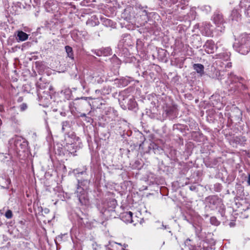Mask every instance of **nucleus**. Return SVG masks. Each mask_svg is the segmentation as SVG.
<instances>
[{
	"instance_id": "f3484780",
	"label": "nucleus",
	"mask_w": 250,
	"mask_h": 250,
	"mask_svg": "<svg viewBox=\"0 0 250 250\" xmlns=\"http://www.w3.org/2000/svg\"><path fill=\"white\" fill-rule=\"evenodd\" d=\"M230 54L229 52H224L218 55V57L225 61H228L229 58Z\"/></svg>"
},
{
	"instance_id": "f257e3e1",
	"label": "nucleus",
	"mask_w": 250,
	"mask_h": 250,
	"mask_svg": "<svg viewBox=\"0 0 250 250\" xmlns=\"http://www.w3.org/2000/svg\"><path fill=\"white\" fill-rule=\"evenodd\" d=\"M233 47L241 54H248L250 51V34H241L239 37L238 42H235Z\"/></svg>"
},
{
	"instance_id": "473e14b6",
	"label": "nucleus",
	"mask_w": 250,
	"mask_h": 250,
	"mask_svg": "<svg viewBox=\"0 0 250 250\" xmlns=\"http://www.w3.org/2000/svg\"><path fill=\"white\" fill-rule=\"evenodd\" d=\"M22 98L21 97H20L18 99V101L19 102H21L22 101Z\"/></svg>"
},
{
	"instance_id": "4be33fe9",
	"label": "nucleus",
	"mask_w": 250,
	"mask_h": 250,
	"mask_svg": "<svg viewBox=\"0 0 250 250\" xmlns=\"http://www.w3.org/2000/svg\"><path fill=\"white\" fill-rule=\"evenodd\" d=\"M210 222L212 224L214 225L215 226H217L218 225H219L218 222L216 220V218L214 217H211L210 218Z\"/></svg>"
},
{
	"instance_id": "aec40b11",
	"label": "nucleus",
	"mask_w": 250,
	"mask_h": 250,
	"mask_svg": "<svg viewBox=\"0 0 250 250\" xmlns=\"http://www.w3.org/2000/svg\"><path fill=\"white\" fill-rule=\"evenodd\" d=\"M5 217L8 219H10L12 217L13 214L12 212L10 210H8L5 214Z\"/></svg>"
},
{
	"instance_id": "423d86ee",
	"label": "nucleus",
	"mask_w": 250,
	"mask_h": 250,
	"mask_svg": "<svg viewBox=\"0 0 250 250\" xmlns=\"http://www.w3.org/2000/svg\"><path fill=\"white\" fill-rule=\"evenodd\" d=\"M211 27L212 26L210 23L207 22L203 23L201 27V30L202 34L207 36H211L212 33Z\"/></svg>"
},
{
	"instance_id": "bb28decb",
	"label": "nucleus",
	"mask_w": 250,
	"mask_h": 250,
	"mask_svg": "<svg viewBox=\"0 0 250 250\" xmlns=\"http://www.w3.org/2000/svg\"><path fill=\"white\" fill-rule=\"evenodd\" d=\"M169 0L173 4H175L178 1V0Z\"/></svg>"
},
{
	"instance_id": "ddd939ff",
	"label": "nucleus",
	"mask_w": 250,
	"mask_h": 250,
	"mask_svg": "<svg viewBox=\"0 0 250 250\" xmlns=\"http://www.w3.org/2000/svg\"><path fill=\"white\" fill-rule=\"evenodd\" d=\"M230 18L232 21H238L240 19L241 15L237 10L234 9L231 12Z\"/></svg>"
},
{
	"instance_id": "37998d69",
	"label": "nucleus",
	"mask_w": 250,
	"mask_h": 250,
	"mask_svg": "<svg viewBox=\"0 0 250 250\" xmlns=\"http://www.w3.org/2000/svg\"><path fill=\"white\" fill-rule=\"evenodd\" d=\"M112 243L109 244V245H111V246H113V245H111Z\"/></svg>"
},
{
	"instance_id": "7ed1b4c3",
	"label": "nucleus",
	"mask_w": 250,
	"mask_h": 250,
	"mask_svg": "<svg viewBox=\"0 0 250 250\" xmlns=\"http://www.w3.org/2000/svg\"><path fill=\"white\" fill-rule=\"evenodd\" d=\"M213 19L214 23L216 25V30L220 32H223L225 29L223 15L219 13H216L213 15Z\"/></svg>"
},
{
	"instance_id": "c85d7f7f",
	"label": "nucleus",
	"mask_w": 250,
	"mask_h": 250,
	"mask_svg": "<svg viewBox=\"0 0 250 250\" xmlns=\"http://www.w3.org/2000/svg\"><path fill=\"white\" fill-rule=\"evenodd\" d=\"M109 244L113 243V244H118L119 245L122 246V244L121 243H116V242H109Z\"/></svg>"
},
{
	"instance_id": "1a4fd4ad",
	"label": "nucleus",
	"mask_w": 250,
	"mask_h": 250,
	"mask_svg": "<svg viewBox=\"0 0 250 250\" xmlns=\"http://www.w3.org/2000/svg\"><path fill=\"white\" fill-rule=\"evenodd\" d=\"M193 69L198 74V77H202L205 74L204 66L201 63H195L193 65Z\"/></svg>"
},
{
	"instance_id": "9d476101",
	"label": "nucleus",
	"mask_w": 250,
	"mask_h": 250,
	"mask_svg": "<svg viewBox=\"0 0 250 250\" xmlns=\"http://www.w3.org/2000/svg\"><path fill=\"white\" fill-rule=\"evenodd\" d=\"M96 55L98 56H108L111 54V49L109 47L103 48L101 49L98 50L95 53Z\"/></svg>"
},
{
	"instance_id": "6ab92c4d",
	"label": "nucleus",
	"mask_w": 250,
	"mask_h": 250,
	"mask_svg": "<svg viewBox=\"0 0 250 250\" xmlns=\"http://www.w3.org/2000/svg\"><path fill=\"white\" fill-rule=\"evenodd\" d=\"M191 240L188 239L185 242V246L188 248L189 250H194L195 246L190 243Z\"/></svg>"
},
{
	"instance_id": "2eb2a0df",
	"label": "nucleus",
	"mask_w": 250,
	"mask_h": 250,
	"mask_svg": "<svg viewBox=\"0 0 250 250\" xmlns=\"http://www.w3.org/2000/svg\"><path fill=\"white\" fill-rule=\"evenodd\" d=\"M65 51L67 53V57L73 60L74 59V54L73 52V49L71 47L68 45H66L65 47Z\"/></svg>"
},
{
	"instance_id": "393cba45",
	"label": "nucleus",
	"mask_w": 250,
	"mask_h": 250,
	"mask_svg": "<svg viewBox=\"0 0 250 250\" xmlns=\"http://www.w3.org/2000/svg\"><path fill=\"white\" fill-rule=\"evenodd\" d=\"M158 229H167V226H165L163 224H162L161 225V227H159V228H158Z\"/></svg>"
},
{
	"instance_id": "e433bc0d",
	"label": "nucleus",
	"mask_w": 250,
	"mask_h": 250,
	"mask_svg": "<svg viewBox=\"0 0 250 250\" xmlns=\"http://www.w3.org/2000/svg\"><path fill=\"white\" fill-rule=\"evenodd\" d=\"M37 84H38V86H40V83H39V82H37Z\"/></svg>"
},
{
	"instance_id": "f03ea898",
	"label": "nucleus",
	"mask_w": 250,
	"mask_h": 250,
	"mask_svg": "<svg viewBox=\"0 0 250 250\" xmlns=\"http://www.w3.org/2000/svg\"><path fill=\"white\" fill-rule=\"evenodd\" d=\"M78 183L79 185L76 191L77 196L80 202L82 205H86L89 203L87 195L84 188L81 187L79 181H78Z\"/></svg>"
},
{
	"instance_id": "4468645a",
	"label": "nucleus",
	"mask_w": 250,
	"mask_h": 250,
	"mask_svg": "<svg viewBox=\"0 0 250 250\" xmlns=\"http://www.w3.org/2000/svg\"><path fill=\"white\" fill-rule=\"evenodd\" d=\"M176 109V107L174 105L169 106L166 105V107L164 108V111L167 115H170L175 112Z\"/></svg>"
},
{
	"instance_id": "2f4dec72",
	"label": "nucleus",
	"mask_w": 250,
	"mask_h": 250,
	"mask_svg": "<svg viewBox=\"0 0 250 250\" xmlns=\"http://www.w3.org/2000/svg\"><path fill=\"white\" fill-rule=\"evenodd\" d=\"M85 172V171H82V172H78V174L80 173V174H84Z\"/></svg>"
},
{
	"instance_id": "cd10ccee",
	"label": "nucleus",
	"mask_w": 250,
	"mask_h": 250,
	"mask_svg": "<svg viewBox=\"0 0 250 250\" xmlns=\"http://www.w3.org/2000/svg\"><path fill=\"white\" fill-rule=\"evenodd\" d=\"M234 140L236 141V142H238V143H239V140H240V138L236 137L235 139H234Z\"/></svg>"
},
{
	"instance_id": "ea45409f",
	"label": "nucleus",
	"mask_w": 250,
	"mask_h": 250,
	"mask_svg": "<svg viewBox=\"0 0 250 250\" xmlns=\"http://www.w3.org/2000/svg\"><path fill=\"white\" fill-rule=\"evenodd\" d=\"M45 210H47V211H49L48 209H46Z\"/></svg>"
},
{
	"instance_id": "20e7f679",
	"label": "nucleus",
	"mask_w": 250,
	"mask_h": 250,
	"mask_svg": "<svg viewBox=\"0 0 250 250\" xmlns=\"http://www.w3.org/2000/svg\"><path fill=\"white\" fill-rule=\"evenodd\" d=\"M205 51L208 54L213 53L217 48L212 40H208L203 46Z\"/></svg>"
},
{
	"instance_id": "f8f14e48",
	"label": "nucleus",
	"mask_w": 250,
	"mask_h": 250,
	"mask_svg": "<svg viewBox=\"0 0 250 250\" xmlns=\"http://www.w3.org/2000/svg\"><path fill=\"white\" fill-rule=\"evenodd\" d=\"M101 21L103 24L106 27H115V23L110 19L104 17H102L101 18Z\"/></svg>"
},
{
	"instance_id": "9b49d317",
	"label": "nucleus",
	"mask_w": 250,
	"mask_h": 250,
	"mask_svg": "<svg viewBox=\"0 0 250 250\" xmlns=\"http://www.w3.org/2000/svg\"><path fill=\"white\" fill-rule=\"evenodd\" d=\"M28 35L22 31H18L17 33V40L18 42H23L27 40Z\"/></svg>"
},
{
	"instance_id": "79ce46f5",
	"label": "nucleus",
	"mask_w": 250,
	"mask_h": 250,
	"mask_svg": "<svg viewBox=\"0 0 250 250\" xmlns=\"http://www.w3.org/2000/svg\"><path fill=\"white\" fill-rule=\"evenodd\" d=\"M156 223H158V224H160V222H156Z\"/></svg>"
},
{
	"instance_id": "c756f323",
	"label": "nucleus",
	"mask_w": 250,
	"mask_h": 250,
	"mask_svg": "<svg viewBox=\"0 0 250 250\" xmlns=\"http://www.w3.org/2000/svg\"><path fill=\"white\" fill-rule=\"evenodd\" d=\"M182 3H184V4H186V2H187V1L186 0H181V1Z\"/></svg>"
},
{
	"instance_id": "a211bd4d",
	"label": "nucleus",
	"mask_w": 250,
	"mask_h": 250,
	"mask_svg": "<svg viewBox=\"0 0 250 250\" xmlns=\"http://www.w3.org/2000/svg\"><path fill=\"white\" fill-rule=\"evenodd\" d=\"M132 215L133 213L131 211L125 213V217L126 218V221L129 223H132Z\"/></svg>"
},
{
	"instance_id": "c9c22d12",
	"label": "nucleus",
	"mask_w": 250,
	"mask_h": 250,
	"mask_svg": "<svg viewBox=\"0 0 250 250\" xmlns=\"http://www.w3.org/2000/svg\"><path fill=\"white\" fill-rule=\"evenodd\" d=\"M2 124V121L0 119V126Z\"/></svg>"
},
{
	"instance_id": "a19ab883",
	"label": "nucleus",
	"mask_w": 250,
	"mask_h": 250,
	"mask_svg": "<svg viewBox=\"0 0 250 250\" xmlns=\"http://www.w3.org/2000/svg\"><path fill=\"white\" fill-rule=\"evenodd\" d=\"M1 111V108L0 107V111Z\"/></svg>"
},
{
	"instance_id": "b1692460",
	"label": "nucleus",
	"mask_w": 250,
	"mask_h": 250,
	"mask_svg": "<svg viewBox=\"0 0 250 250\" xmlns=\"http://www.w3.org/2000/svg\"><path fill=\"white\" fill-rule=\"evenodd\" d=\"M112 59H113V61H114L116 62H117L118 63V64L120 63V61H119L118 58H117V57L113 58Z\"/></svg>"
},
{
	"instance_id": "7c9ffc66",
	"label": "nucleus",
	"mask_w": 250,
	"mask_h": 250,
	"mask_svg": "<svg viewBox=\"0 0 250 250\" xmlns=\"http://www.w3.org/2000/svg\"><path fill=\"white\" fill-rule=\"evenodd\" d=\"M231 63L230 62H229L227 63V66L228 67H231Z\"/></svg>"
},
{
	"instance_id": "0eeeda50",
	"label": "nucleus",
	"mask_w": 250,
	"mask_h": 250,
	"mask_svg": "<svg viewBox=\"0 0 250 250\" xmlns=\"http://www.w3.org/2000/svg\"><path fill=\"white\" fill-rule=\"evenodd\" d=\"M10 143L11 144L14 143L16 148L18 150H20V148H22V146L25 145L23 144V143H24L23 139L19 136H16L12 139L10 140Z\"/></svg>"
},
{
	"instance_id": "4c0bfd02",
	"label": "nucleus",
	"mask_w": 250,
	"mask_h": 250,
	"mask_svg": "<svg viewBox=\"0 0 250 250\" xmlns=\"http://www.w3.org/2000/svg\"><path fill=\"white\" fill-rule=\"evenodd\" d=\"M85 182L86 183H88V182L87 180L85 181Z\"/></svg>"
},
{
	"instance_id": "dca6fc26",
	"label": "nucleus",
	"mask_w": 250,
	"mask_h": 250,
	"mask_svg": "<svg viewBox=\"0 0 250 250\" xmlns=\"http://www.w3.org/2000/svg\"><path fill=\"white\" fill-rule=\"evenodd\" d=\"M62 131L65 132L70 127V124L68 121H63L62 123Z\"/></svg>"
},
{
	"instance_id": "412c9836",
	"label": "nucleus",
	"mask_w": 250,
	"mask_h": 250,
	"mask_svg": "<svg viewBox=\"0 0 250 250\" xmlns=\"http://www.w3.org/2000/svg\"><path fill=\"white\" fill-rule=\"evenodd\" d=\"M20 110L21 111H24L27 108V105L25 103H22L20 106Z\"/></svg>"
},
{
	"instance_id": "39448f33",
	"label": "nucleus",
	"mask_w": 250,
	"mask_h": 250,
	"mask_svg": "<svg viewBox=\"0 0 250 250\" xmlns=\"http://www.w3.org/2000/svg\"><path fill=\"white\" fill-rule=\"evenodd\" d=\"M239 5L241 8L244 9L245 15L250 19V0H241Z\"/></svg>"
},
{
	"instance_id": "a878e982",
	"label": "nucleus",
	"mask_w": 250,
	"mask_h": 250,
	"mask_svg": "<svg viewBox=\"0 0 250 250\" xmlns=\"http://www.w3.org/2000/svg\"><path fill=\"white\" fill-rule=\"evenodd\" d=\"M247 183L249 186H250V174H249L248 180H247Z\"/></svg>"
},
{
	"instance_id": "58836bf2",
	"label": "nucleus",
	"mask_w": 250,
	"mask_h": 250,
	"mask_svg": "<svg viewBox=\"0 0 250 250\" xmlns=\"http://www.w3.org/2000/svg\"><path fill=\"white\" fill-rule=\"evenodd\" d=\"M122 250H125V248H123Z\"/></svg>"
},
{
	"instance_id": "5701e85b",
	"label": "nucleus",
	"mask_w": 250,
	"mask_h": 250,
	"mask_svg": "<svg viewBox=\"0 0 250 250\" xmlns=\"http://www.w3.org/2000/svg\"><path fill=\"white\" fill-rule=\"evenodd\" d=\"M32 138H33V140H36V138L37 137V134H36V133L35 132H34L32 134Z\"/></svg>"
},
{
	"instance_id": "6e6552de",
	"label": "nucleus",
	"mask_w": 250,
	"mask_h": 250,
	"mask_svg": "<svg viewBox=\"0 0 250 250\" xmlns=\"http://www.w3.org/2000/svg\"><path fill=\"white\" fill-rule=\"evenodd\" d=\"M209 202L210 204V208L212 209H218V207L222 208V204L221 201L215 197H212L209 198Z\"/></svg>"
},
{
	"instance_id": "72a5a7b5",
	"label": "nucleus",
	"mask_w": 250,
	"mask_h": 250,
	"mask_svg": "<svg viewBox=\"0 0 250 250\" xmlns=\"http://www.w3.org/2000/svg\"><path fill=\"white\" fill-rule=\"evenodd\" d=\"M49 89L50 91H51V90H52L53 89V87H52V86H49Z\"/></svg>"
},
{
	"instance_id": "f704fd0d",
	"label": "nucleus",
	"mask_w": 250,
	"mask_h": 250,
	"mask_svg": "<svg viewBox=\"0 0 250 250\" xmlns=\"http://www.w3.org/2000/svg\"><path fill=\"white\" fill-rule=\"evenodd\" d=\"M127 246V245L124 244V248H126Z\"/></svg>"
}]
</instances>
